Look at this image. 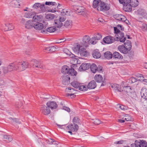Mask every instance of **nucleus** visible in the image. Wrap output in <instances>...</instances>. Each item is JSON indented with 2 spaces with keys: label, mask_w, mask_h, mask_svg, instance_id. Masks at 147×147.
I'll list each match as a JSON object with an SVG mask.
<instances>
[{
  "label": "nucleus",
  "mask_w": 147,
  "mask_h": 147,
  "mask_svg": "<svg viewBox=\"0 0 147 147\" xmlns=\"http://www.w3.org/2000/svg\"><path fill=\"white\" fill-rule=\"evenodd\" d=\"M138 75L137 76V78H131V80L132 83L135 82H136L139 79H140V77L138 76H139Z\"/></svg>",
  "instance_id": "57"
},
{
  "label": "nucleus",
  "mask_w": 147,
  "mask_h": 147,
  "mask_svg": "<svg viewBox=\"0 0 147 147\" xmlns=\"http://www.w3.org/2000/svg\"><path fill=\"white\" fill-rule=\"evenodd\" d=\"M140 27L143 31H147V25L145 23L140 22L139 23Z\"/></svg>",
  "instance_id": "35"
},
{
  "label": "nucleus",
  "mask_w": 147,
  "mask_h": 147,
  "mask_svg": "<svg viewBox=\"0 0 147 147\" xmlns=\"http://www.w3.org/2000/svg\"><path fill=\"white\" fill-rule=\"evenodd\" d=\"M65 40L64 39L61 38L60 39L57 40L56 43H60L62 42H63Z\"/></svg>",
  "instance_id": "61"
},
{
  "label": "nucleus",
  "mask_w": 147,
  "mask_h": 147,
  "mask_svg": "<svg viewBox=\"0 0 147 147\" xmlns=\"http://www.w3.org/2000/svg\"><path fill=\"white\" fill-rule=\"evenodd\" d=\"M111 86V87L115 91L117 92H121V91H123L121 86L119 85L115 84H112Z\"/></svg>",
  "instance_id": "24"
},
{
  "label": "nucleus",
  "mask_w": 147,
  "mask_h": 147,
  "mask_svg": "<svg viewBox=\"0 0 147 147\" xmlns=\"http://www.w3.org/2000/svg\"><path fill=\"white\" fill-rule=\"evenodd\" d=\"M73 7L74 10L80 15L83 14L85 10V8L83 6L74 5L73 6Z\"/></svg>",
  "instance_id": "12"
},
{
  "label": "nucleus",
  "mask_w": 147,
  "mask_h": 147,
  "mask_svg": "<svg viewBox=\"0 0 147 147\" xmlns=\"http://www.w3.org/2000/svg\"><path fill=\"white\" fill-rule=\"evenodd\" d=\"M8 68L10 72L12 71H18V62H15L10 63L8 65Z\"/></svg>",
  "instance_id": "5"
},
{
  "label": "nucleus",
  "mask_w": 147,
  "mask_h": 147,
  "mask_svg": "<svg viewBox=\"0 0 147 147\" xmlns=\"http://www.w3.org/2000/svg\"><path fill=\"white\" fill-rule=\"evenodd\" d=\"M78 53H79L81 56L82 57H86L88 55V53L86 49L84 48L80 49Z\"/></svg>",
  "instance_id": "30"
},
{
  "label": "nucleus",
  "mask_w": 147,
  "mask_h": 147,
  "mask_svg": "<svg viewBox=\"0 0 147 147\" xmlns=\"http://www.w3.org/2000/svg\"><path fill=\"white\" fill-rule=\"evenodd\" d=\"M34 26V28L37 30H40L42 29L43 28V25L41 23H39V22L35 23Z\"/></svg>",
  "instance_id": "18"
},
{
  "label": "nucleus",
  "mask_w": 147,
  "mask_h": 147,
  "mask_svg": "<svg viewBox=\"0 0 147 147\" xmlns=\"http://www.w3.org/2000/svg\"><path fill=\"white\" fill-rule=\"evenodd\" d=\"M140 94L141 98H147V89L144 88H142Z\"/></svg>",
  "instance_id": "26"
},
{
  "label": "nucleus",
  "mask_w": 147,
  "mask_h": 147,
  "mask_svg": "<svg viewBox=\"0 0 147 147\" xmlns=\"http://www.w3.org/2000/svg\"><path fill=\"white\" fill-rule=\"evenodd\" d=\"M90 68L91 70L92 73H94L96 72L97 67L95 64L92 63L91 65H90Z\"/></svg>",
  "instance_id": "40"
},
{
  "label": "nucleus",
  "mask_w": 147,
  "mask_h": 147,
  "mask_svg": "<svg viewBox=\"0 0 147 147\" xmlns=\"http://www.w3.org/2000/svg\"><path fill=\"white\" fill-rule=\"evenodd\" d=\"M34 22L32 20L27 21L25 24V27L26 29H31L34 28Z\"/></svg>",
  "instance_id": "14"
},
{
  "label": "nucleus",
  "mask_w": 147,
  "mask_h": 147,
  "mask_svg": "<svg viewBox=\"0 0 147 147\" xmlns=\"http://www.w3.org/2000/svg\"><path fill=\"white\" fill-rule=\"evenodd\" d=\"M9 119L13 123L15 122L16 123H20V122L19 121V119L16 118H13L11 117L9 118Z\"/></svg>",
  "instance_id": "53"
},
{
  "label": "nucleus",
  "mask_w": 147,
  "mask_h": 147,
  "mask_svg": "<svg viewBox=\"0 0 147 147\" xmlns=\"http://www.w3.org/2000/svg\"><path fill=\"white\" fill-rule=\"evenodd\" d=\"M95 124L98 125L101 123V121L98 119H96L94 121Z\"/></svg>",
  "instance_id": "60"
},
{
  "label": "nucleus",
  "mask_w": 147,
  "mask_h": 147,
  "mask_svg": "<svg viewBox=\"0 0 147 147\" xmlns=\"http://www.w3.org/2000/svg\"><path fill=\"white\" fill-rule=\"evenodd\" d=\"M137 12L139 15L141 16L142 17H145L146 16L147 14L143 9H139L137 10Z\"/></svg>",
  "instance_id": "29"
},
{
  "label": "nucleus",
  "mask_w": 147,
  "mask_h": 147,
  "mask_svg": "<svg viewBox=\"0 0 147 147\" xmlns=\"http://www.w3.org/2000/svg\"><path fill=\"white\" fill-rule=\"evenodd\" d=\"M81 84L78 82L74 80L71 83V85L74 88H78Z\"/></svg>",
  "instance_id": "37"
},
{
  "label": "nucleus",
  "mask_w": 147,
  "mask_h": 147,
  "mask_svg": "<svg viewBox=\"0 0 147 147\" xmlns=\"http://www.w3.org/2000/svg\"><path fill=\"white\" fill-rule=\"evenodd\" d=\"M62 82L63 84L66 85L70 83V78L68 75L64 74L62 77Z\"/></svg>",
  "instance_id": "10"
},
{
  "label": "nucleus",
  "mask_w": 147,
  "mask_h": 147,
  "mask_svg": "<svg viewBox=\"0 0 147 147\" xmlns=\"http://www.w3.org/2000/svg\"><path fill=\"white\" fill-rule=\"evenodd\" d=\"M72 25V22L70 20H67L64 22V26L66 27H70Z\"/></svg>",
  "instance_id": "39"
},
{
  "label": "nucleus",
  "mask_w": 147,
  "mask_h": 147,
  "mask_svg": "<svg viewBox=\"0 0 147 147\" xmlns=\"http://www.w3.org/2000/svg\"><path fill=\"white\" fill-rule=\"evenodd\" d=\"M125 119L126 121H130L131 120V117L129 115H127L125 116Z\"/></svg>",
  "instance_id": "62"
},
{
  "label": "nucleus",
  "mask_w": 147,
  "mask_h": 147,
  "mask_svg": "<svg viewBox=\"0 0 147 147\" xmlns=\"http://www.w3.org/2000/svg\"><path fill=\"white\" fill-rule=\"evenodd\" d=\"M141 144L143 146V147H147V143L145 141L142 142Z\"/></svg>",
  "instance_id": "64"
},
{
  "label": "nucleus",
  "mask_w": 147,
  "mask_h": 147,
  "mask_svg": "<svg viewBox=\"0 0 147 147\" xmlns=\"http://www.w3.org/2000/svg\"><path fill=\"white\" fill-rule=\"evenodd\" d=\"M22 105V104L21 102H17L16 104V107L17 108H20L21 107V106Z\"/></svg>",
  "instance_id": "63"
},
{
  "label": "nucleus",
  "mask_w": 147,
  "mask_h": 147,
  "mask_svg": "<svg viewBox=\"0 0 147 147\" xmlns=\"http://www.w3.org/2000/svg\"><path fill=\"white\" fill-rule=\"evenodd\" d=\"M55 16L54 14L50 13L48 14L46 16V19L47 20H51L53 19L54 18Z\"/></svg>",
  "instance_id": "45"
},
{
  "label": "nucleus",
  "mask_w": 147,
  "mask_h": 147,
  "mask_svg": "<svg viewBox=\"0 0 147 147\" xmlns=\"http://www.w3.org/2000/svg\"><path fill=\"white\" fill-rule=\"evenodd\" d=\"M119 105V108L122 110H127L128 109V107L127 106H125L123 105Z\"/></svg>",
  "instance_id": "56"
},
{
  "label": "nucleus",
  "mask_w": 147,
  "mask_h": 147,
  "mask_svg": "<svg viewBox=\"0 0 147 147\" xmlns=\"http://www.w3.org/2000/svg\"><path fill=\"white\" fill-rule=\"evenodd\" d=\"M45 4L46 5H57V3L55 2L47 1L45 2Z\"/></svg>",
  "instance_id": "54"
},
{
  "label": "nucleus",
  "mask_w": 147,
  "mask_h": 147,
  "mask_svg": "<svg viewBox=\"0 0 147 147\" xmlns=\"http://www.w3.org/2000/svg\"><path fill=\"white\" fill-rule=\"evenodd\" d=\"M18 71H21L26 69L29 66L28 62L25 61L18 62Z\"/></svg>",
  "instance_id": "4"
},
{
  "label": "nucleus",
  "mask_w": 147,
  "mask_h": 147,
  "mask_svg": "<svg viewBox=\"0 0 147 147\" xmlns=\"http://www.w3.org/2000/svg\"><path fill=\"white\" fill-rule=\"evenodd\" d=\"M94 80L98 82H101L103 81V78L100 75H96L94 77Z\"/></svg>",
  "instance_id": "32"
},
{
  "label": "nucleus",
  "mask_w": 147,
  "mask_h": 147,
  "mask_svg": "<svg viewBox=\"0 0 147 147\" xmlns=\"http://www.w3.org/2000/svg\"><path fill=\"white\" fill-rule=\"evenodd\" d=\"M31 63L34 67L38 68H44L42 65L41 63L35 59H33L31 61Z\"/></svg>",
  "instance_id": "11"
},
{
  "label": "nucleus",
  "mask_w": 147,
  "mask_h": 147,
  "mask_svg": "<svg viewBox=\"0 0 147 147\" xmlns=\"http://www.w3.org/2000/svg\"><path fill=\"white\" fill-rule=\"evenodd\" d=\"M45 50L49 52H53L56 51V48L54 46H51L46 48Z\"/></svg>",
  "instance_id": "38"
},
{
  "label": "nucleus",
  "mask_w": 147,
  "mask_h": 147,
  "mask_svg": "<svg viewBox=\"0 0 147 147\" xmlns=\"http://www.w3.org/2000/svg\"><path fill=\"white\" fill-rule=\"evenodd\" d=\"M123 90L122 91L125 92L126 94L131 92V88L130 86H125L123 87Z\"/></svg>",
  "instance_id": "47"
},
{
  "label": "nucleus",
  "mask_w": 147,
  "mask_h": 147,
  "mask_svg": "<svg viewBox=\"0 0 147 147\" xmlns=\"http://www.w3.org/2000/svg\"><path fill=\"white\" fill-rule=\"evenodd\" d=\"M56 30V28L55 27H50L47 28L46 30H42L41 31L42 33H46L48 32L50 33L53 32Z\"/></svg>",
  "instance_id": "22"
},
{
  "label": "nucleus",
  "mask_w": 147,
  "mask_h": 147,
  "mask_svg": "<svg viewBox=\"0 0 147 147\" xmlns=\"http://www.w3.org/2000/svg\"><path fill=\"white\" fill-rule=\"evenodd\" d=\"M2 70L3 73L6 74L9 71V70L8 68V65L7 67L3 66L2 67Z\"/></svg>",
  "instance_id": "51"
},
{
  "label": "nucleus",
  "mask_w": 147,
  "mask_h": 147,
  "mask_svg": "<svg viewBox=\"0 0 147 147\" xmlns=\"http://www.w3.org/2000/svg\"><path fill=\"white\" fill-rule=\"evenodd\" d=\"M58 127L60 128L63 129L65 130H71L72 131L76 132L79 128V126L78 125H74L72 124H69L67 126L65 127V125H60L57 124Z\"/></svg>",
  "instance_id": "3"
},
{
  "label": "nucleus",
  "mask_w": 147,
  "mask_h": 147,
  "mask_svg": "<svg viewBox=\"0 0 147 147\" xmlns=\"http://www.w3.org/2000/svg\"><path fill=\"white\" fill-rule=\"evenodd\" d=\"M132 6L130 3L124 5V7L125 11L128 12L131 11L132 10V7H133Z\"/></svg>",
  "instance_id": "31"
},
{
  "label": "nucleus",
  "mask_w": 147,
  "mask_h": 147,
  "mask_svg": "<svg viewBox=\"0 0 147 147\" xmlns=\"http://www.w3.org/2000/svg\"><path fill=\"white\" fill-rule=\"evenodd\" d=\"M133 7H135L138 5V1L137 0H131L130 3Z\"/></svg>",
  "instance_id": "44"
},
{
  "label": "nucleus",
  "mask_w": 147,
  "mask_h": 147,
  "mask_svg": "<svg viewBox=\"0 0 147 147\" xmlns=\"http://www.w3.org/2000/svg\"><path fill=\"white\" fill-rule=\"evenodd\" d=\"M65 19L62 17H59L58 19L55 20H54L55 26L57 28H60L63 25L62 22L64 21Z\"/></svg>",
  "instance_id": "6"
},
{
  "label": "nucleus",
  "mask_w": 147,
  "mask_h": 147,
  "mask_svg": "<svg viewBox=\"0 0 147 147\" xmlns=\"http://www.w3.org/2000/svg\"><path fill=\"white\" fill-rule=\"evenodd\" d=\"M114 18L116 20L122 21H124L126 20V17L125 16L121 14H116L114 15Z\"/></svg>",
  "instance_id": "19"
},
{
  "label": "nucleus",
  "mask_w": 147,
  "mask_h": 147,
  "mask_svg": "<svg viewBox=\"0 0 147 147\" xmlns=\"http://www.w3.org/2000/svg\"><path fill=\"white\" fill-rule=\"evenodd\" d=\"M61 14L63 16L69 15L70 13V11L69 10L66 9H63L61 12Z\"/></svg>",
  "instance_id": "43"
},
{
  "label": "nucleus",
  "mask_w": 147,
  "mask_h": 147,
  "mask_svg": "<svg viewBox=\"0 0 147 147\" xmlns=\"http://www.w3.org/2000/svg\"><path fill=\"white\" fill-rule=\"evenodd\" d=\"M143 147L141 143L138 142L137 141H135V144H132L131 145V147Z\"/></svg>",
  "instance_id": "46"
},
{
  "label": "nucleus",
  "mask_w": 147,
  "mask_h": 147,
  "mask_svg": "<svg viewBox=\"0 0 147 147\" xmlns=\"http://www.w3.org/2000/svg\"><path fill=\"white\" fill-rule=\"evenodd\" d=\"M73 123L74 125L80 124V119L77 117H75L73 119Z\"/></svg>",
  "instance_id": "41"
},
{
  "label": "nucleus",
  "mask_w": 147,
  "mask_h": 147,
  "mask_svg": "<svg viewBox=\"0 0 147 147\" xmlns=\"http://www.w3.org/2000/svg\"><path fill=\"white\" fill-rule=\"evenodd\" d=\"M91 39H90V37L88 35H85L84 36L83 38V42L85 46H87L88 45L91 43Z\"/></svg>",
  "instance_id": "17"
},
{
  "label": "nucleus",
  "mask_w": 147,
  "mask_h": 147,
  "mask_svg": "<svg viewBox=\"0 0 147 147\" xmlns=\"http://www.w3.org/2000/svg\"><path fill=\"white\" fill-rule=\"evenodd\" d=\"M131 42L129 40H127L124 45L118 46V49L121 53L127 54L131 50Z\"/></svg>",
  "instance_id": "2"
},
{
  "label": "nucleus",
  "mask_w": 147,
  "mask_h": 147,
  "mask_svg": "<svg viewBox=\"0 0 147 147\" xmlns=\"http://www.w3.org/2000/svg\"><path fill=\"white\" fill-rule=\"evenodd\" d=\"M40 111L42 113L45 115H48L51 113L50 110L47 106H42L41 108Z\"/></svg>",
  "instance_id": "13"
},
{
  "label": "nucleus",
  "mask_w": 147,
  "mask_h": 147,
  "mask_svg": "<svg viewBox=\"0 0 147 147\" xmlns=\"http://www.w3.org/2000/svg\"><path fill=\"white\" fill-rule=\"evenodd\" d=\"M90 66V63H83L80 67L79 70L80 71H85L89 69Z\"/></svg>",
  "instance_id": "16"
},
{
  "label": "nucleus",
  "mask_w": 147,
  "mask_h": 147,
  "mask_svg": "<svg viewBox=\"0 0 147 147\" xmlns=\"http://www.w3.org/2000/svg\"><path fill=\"white\" fill-rule=\"evenodd\" d=\"M35 14V12L31 11H28L24 14V17L26 18H31L33 17L34 16Z\"/></svg>",
  "instance_id": "23"
},
{
  "label": "nucleus",
  "mask_w": 147,
  "mask_h": 147,
  "mask_svg": "<svg viewBox=\"0 0 147 147\" xmlns=\"http://www.w3.org/2000/svg\"><path fill=\"white\" fill-rule=\"evenodd\" d=\"M78 88L79 90L82 91L87 90L88 89L87 86H85L82 85L81 84H80V85Z\"/></svg>",
  "instance_id": "49"
},
{
  "label": "nucleus",
  "mask_w": 147,
  "mask_h": 147,
  "mask_svg": "<svg viewBox=\"0 0 147 147\" xmlns=\"http://www.w3.org/2000/svg\"><path fill=\"white\" fill-rule=\"evenodd\" d=\"M69 68L68 67L67 65L64 66L62 69V72L64 73L65 74H68V71Z\"/></svg>",
  "instance_id": "48"
},
{
  "label": "nucleus",
  "mask_w": 147,
  "mask_h": 147,
  "mask_svg": "<svg viewBox=\"0 0 147 147\" xmlns=\"http://www.w3.org/2000/svg\"><path fill=\"white\" fill-rule=\"evenodd\" d=\"M11 5L15 7H19L20 6V2L17 0H13L11 3Z\"/></svg>",
  "instance_id": "27"
},
{
  "label": "nucleus",
  "mask_w": 147,
  "mask_h": 147,
  "mask_svg": "<svg viewBox=\"0 0 147 147\" xmlns=\"http://www.w3.org/2000/svg\"><path fill=\"white\" fill-rule=\"evenodd\" d=\"M5 31L10 30L13 29L14 28V26L12 23H7L5 24Z\"/></svg>",
  "instance_id": "21"
},
{
  "label": "nucleus",
  "mask_w": 147,
  "mask_h": 147,
  "mask_svg": "<svg viewBox=\"0 0 147 147\" xmlns=\"http://www.w3.org/2000/svg\"><path fill=\"white\" fill-rule=\"evenodd\" d=\"M47 106L51 109H56L58 105L56 103L53 101H50L48 102L47 103Z\"/></svg>",
  "instance_id": "15"
},
{
  "label": "nucleus",
  "mask_w": 147,
  "mask_h": 147,
  "mask_svg": "<svg viewBox=\"0 0 147 147\" xmlns=\"http://www.w3.org/2000/svg\"><path fill=\"white\" fill-rule=\"evenodd\" d=\"M115 38L111 36H108L105 37L103 39V42L107 44L113 43L115 41Z\"/></svg>",
  "instance_id": "8"
},
{
  "label": "nucleus",
  "mask_w": 147,
  "mask_h": 147,
  "mask_svg": "<svg viewBox=\"0 0 147 147\" xmlns=\"http://www.w3.org/2000/svg\"><path fill=\"white\" fill-rule=\"evenodd\" d=\"M104 57L107 59H110L113 57V54L110 51H107L104 53Z\"/></svg>",
  "instance_id": "36"
},
{
  "label": "nucleus",
  "mask_w": 147,
  "mask_h": 147,
  "mask_svg": "<svg viewBox=\"0 0 147 147\" xmlns=\"http://www.w3.org/2000/svg\"><path fill=\"white\" fill-rule=\"evenodd\" d=\"M114 30L115 33L116 34V35L119 33L121 32H120V30L116 27H114Z\"/></svg>",
  "instance_id": "59"
},
{
  "label": "nucleus",
  "mask_w": 147,
  "mask_h": 147,
  "mask_svg": "<svg viewBox=\"0 0 147 147\" xmlns=\"http://www.w3.org/2000/svg\"><path fill=\"white\" fill-rule=\"evenodd\" d=\"M116 37L115 38V41H119L121 42H124L126 39L125 37H124V34L121 32L116 35Z\"/></svg>",
  "instance_id": "7"
},
{
  "label": "nucleus",
  "mask_w": 147,
  "mask_h": 147,
  "mask_svg": "<svg viewBox=\"0 0 147 147\" xmlns=\"http://www.w3.org/2000/svg\"><path fill=\"white\" fill-rule=\"evenodd\" d=\"M42 16L41 15H35L33 17V21L35 23L40 22L42 20Z\"/></svg>",
  "instance_id": "28"
},
{
  "label": "nucleus",
  "mask_w": 147,
  "mask_h": 147,
  "mask_svg": "<svg viewBox=\"0 0 147 147\" xmlns=\"http://www.w3.org/2000/svg\"><path fill=\"white\" fill-rule=\"evenodd\" d=\"M95 36L91 38V43L93 45L95 44L97 42L96 40H99L102 38L101 34L97 33L95 34Z\"/></svg>",
  "instance_id": "9"
},
{
  "label": "nucleus",
  "mask_w": 147,
  "mask_h": 147,
  "mask_svg": "<svg viewBox=\"0 0 147 147\" xmlns=\"http://www.w3.org/2000/svg\"><path fill=\"white\" fill-rule=\"evenodd\" d=\"M92 7L97 8L98 11H105L109 10L110 8V5L105 3L100 0H94L92 3Z\"/></svg>",
  "instance_id": "1"
},
{
  "label": "nucleus",
  "mask_w": 147,
  "mask_h": 147,
  "mask_svg": "<svg viewBox=\"0 0 147 147\" xmlns=\"http://www.w3.org/2000/svg\"><path fill=\"white\" fill-rule=\"evenodd\" d=\"M41 5V4L40 3H36L32 7L34 9H37L39 8Z\"/></svg>",
  "instance_id": "55"
},
{
  "label": "nucleus",
  "mask_w": 147,
  "mask_h": 147,
  "mask_svg": "<svg viewBox=\"0 0 147 147\" xmlns=\"http://www.w3.org/2000/svg\"><path fill=\"white\" fill-rule=\"evenodd\" d=\"M141 101L143 107L144 108H147V98H141Z\"/></svg>",
  "instance_id": "42"
},
{
  "label": "nucleus",
  "mask_w": 147,
  "mask_h": 147,
  "mask_svg": "<svg viewBox=\"0 0 147 147\" xmlns=\"http://www.w3.org/2000/svg\"><path fill=\"white\" fill-rule=\"evenodd\" d=\"M96 82L92 80L90 81L88 84L87 87L88 89H93L95 88L96 86Z\"/></svg>",
  "instance_id": "20"
},
{
  "label": "nucleus",
  "mask_w": 147,
  "mask_h": 147,
  "mask_svg": "<svg viewBox=\"0 0 147 147\" xmlns=\"http://www.w3.org/2000/svg\"><path fill=\"white\" fill-rule=\"evenodd\" d=\"M113 57L114 58L117 59H121L123 58L122 56L118 52H115L113 53Z\"/></svg>",
  "instance_id": "33"
},
{
  "label": "nucleus",
  "mask_w": 147,
  "mask_h": 147,
  "mask_svg": "<svg viewBox=\"0 0 147 147\" xmlns=\"http://www.w3.org/2000/svg\"><path fill=\"white\" fill-rule=\"evenodd\" d=\"M92 55L93 57L95 59L99 58L101 56L100 53L99 52L98 50L97 49L94 50L92 52Z\"/></svg>",
  "instance_id": "25"
},
{
  "label": "nucleus",
  "mask_w": 147,
  "mask_h": 147,
  "mask_svg": "<svg viewBox=\"0 0 147 147\" xmlns=\"http://www.w3.org/2000/svg\"><path fill=\"white\" fill-rule=\"evenodd\" d=\"M72 66H71V69L69 68L68 74L71 76H76L77 73L74 70V69L72 67Z\"/></svg>",
  "instance_id": "34"
},
{
  "label": "nucleus",
  "mask_w": 147,
  "mask_h": 147,
  "mask_svg": "<svg viewBox=\"0 0 147 147\" xmlns=\"http://www.w3.org/2000/svg\"><path fill=\"white\" fill-rule=\"evenodd\" d=\"M139 76H138L140 77V79H139L138 80L146 82H147V79H144L142 75L141 74H139Z\"/></svg>",
  "instance_id": "52"
},
{
  "label": "nucleus",
  "mask_w": 147,
  "mask_h": 147,
  "mask_svg": "<svg viewBox=\"0 0 147 147\" xmlns=\"http://www.w3.org/2000/svg\"><path fill=\"white\" fill-rule=\"evenodd\" d=\"M80 45H78L74 47H73L72 49L75 52L78 53V52H80Z\"/></svg>",
  "instance_id": "50"
},
{
  "label": "nucleus",
  "mask_w": 147,
  "mask_h": 147,
  "mask_svg": "<svg viewBox=\"0 0 147 147\" xmlns=\"http://www.w3.org/2000/svg\"><path fill=\"white\" fill-rule=\"evenodd\" d=\"M63 51L64 53L68 55H69L70 54H71V53L67 49H64L63 50Z\"/></svg>",
  "instance_id": "58"
}]
</instances>
